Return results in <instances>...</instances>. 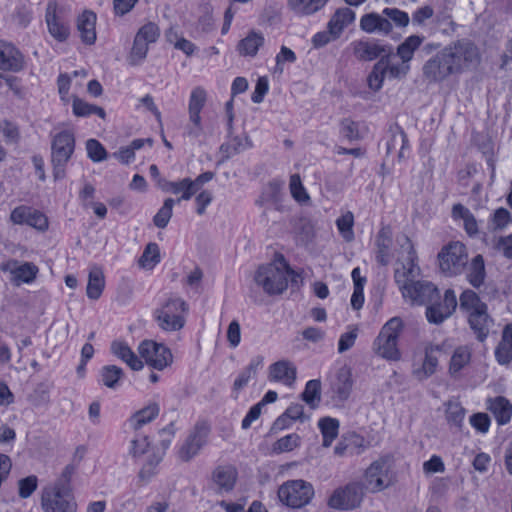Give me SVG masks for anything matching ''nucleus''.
Masks as SVG:
<instances>
[{
  "mask_svg": "<svg viewBox=\"0 0 512 512\" xmlns=\"http://www.w3.org/2000/svg\"><path fill=\"white\" fill-rule=\"evenodd\" d=\"M402 253L401 267L395 269L394 279L399 285L404 298H409L412 304L426 305V317L429 323L440 324L451 316L457 307V299L452 289H447L441 299L438 288L429 281L415 279L420 275L417 265L416 250L407 235L397 239Z\"/></svg>",
  "mask_w": 512,
  "mask_h": 512,
  "instance_id": "1",
  "label": "nucleus"
},
{
  "mask_svg": "<svg viewBox=\"0 0 512 512\" xmlns=\"http://www.w3.org/2000/svg\"><path fill=\"white\" fill-rule=\"evenodd\" d=\"M478 60V48L468 40H458L428 59L422 67V74L429 83H440Z\"/></svg>",
  "mask_w": 512,
  "mask_h": 512,
  "instance_id": "2",
  "label": "nucleus"
},
{
  "mask_svg": "<svg viewBox=\"0 0 512 512\" xmlns=\"http://www.w3.org/2000/svg\"><path fill=\"white\" fill-rule=\"evenodd\" d=\"M403 328L401 318L393 317L388 320L373 342L374 353L387 361H399L401 352L398 348V339Z\"/></svg>",
  "mask_w": 512,
  "mask_h": 512,
  "instance_id": "3",
  "label": "nucleus"
},
{
  "mask_svg": "<svg viewBox=\"0 0 512 512\" xmlns=\"http://www.w3.org/2000/svg\"><path fill=\"white\" fill-rule=\"evenodd\" d=\"M75 144V136L70 130L60 131L52 137L50 162L55 181L66 177V165L74 153Z\"/></svg>",
  "mask_w": 512,
  "mask_h": 512,
  "instance_id": "4",
  "label": "nucleus"
},
{
  "mask_svg": "<svg viewBox=\"0 0 512 512\" xmlns=\"http://www.w3.org/2000/svg\"><path fill=\"white\" fill-rule=\"evenodd\" d=\"M437 258L440 271L448 277L461 274L468 264L466 247L459 241L443 246Z\"/></svg>",
  "mask_w": 512,
  "mask_h": 512,
  "instance_id": "5",
  "label": "nucleus"
},
{
  "mask_svg": "<svg viewBox=\"0 0 512 512\" xmlns=\"http://www.w3.org/2000/svg\"><path fill=\"white\" fill-rule=\"evenodd\" d=\"M188 310L187 303L181 298H169L161 308L155 311L159 327L165 331H178L183 328V313Z\"/></svg>",
  "mask_w": 512,
  "mask_h": 512,
  "instance_id": "6",
  "label": "nucleus"
},
{
  "mask_svg": "<svg viewBox=\"0 0 512 512\" xmlns=\"http://www.w3.org/2000/svg\"><path fill=\"white\" fill-rule=\"evenodd\" d=\"M313 496L312 484L302 479L287 481L278 489L279 500L291 508H301L307 505Z\"/></svg>",
  "mask_w": 512,
  "mask_h": 512,
  "instance_id": "7",
  "label": "nucleus"
},
{
  "mask_svg": "<svg viewBox=\"0 0 512 512\" xmlns=\"http://www.w3.org/2000/svg\"><path fill=\"white\" fill-rule=\"evenodd\" d=\"M254 280L270 296L282 294L288 287L287 273L274 264L259 266Z\"/></svg>",
  "mask_w": 512,
  "mask_h": 512,
  "instance_id": "8",
  "label": "nucleus"
},
{
  "mask_svg": "<svg viewBox=\"0 0 512 512\" xmlns=\"http://www.w3.org/2000/svg\"><path fill=\"white\" fill-rule=\"evenodd\" d=\"M364 496L363 484L351 482L336 489L328 500L329 507L338 510H353L360 506Z\"/></svg>",
  "mask_w": 512,
  "mask_h": 512,
  "instance_id": "9",
  "label": "nucleus"
},
{
  "mask_svg": "<svg viewBox=\"0 0 512 512\" xmlns=\"http://www.w3.org/2000/svg\"><path fill=\"white\" fill-rule=\"evenodd\" d=\"M138 352L149 366L156 370H163L173 361V356L168 347L153 340H144L139 344Z\"/></svg>",
  "mask_w": 512,
  "mask_h": 512,
  "instance_id": "10",
  "label": "nucleus"
},
{
  "mask_svg": "<svg viewBox=\"0 0 512 512\" xmlns=\"http://www.w3.org/2000/svg\"><path fill=\"white\" fill-rule=\"evenodd\" d=\"M42 508L45 512H75L76 502L66 489H45L42 494Z\"/></svg>",
  "mask_w": 512,
  "mask_h": 512,
  "instance_id": "11",
  "label": "nucleus"
},
{
  "mask_svg": "<svg viewBox=\"0 0 512 512\" xmlns=\"http://www.w3.org/2000/svg\"><path fill=\"white\" fill-rule=\"evenodd\" d=\"M209 431L205 422L197 423L179 450L180 459L187 462L196 456L205 445Z\"/></svg>",
  "mask_w": 512,
  "mask_h": 512,
  "instance_id": "12",
  "label": "nucleus"
},
{
  "mask_svg": "<svg viewBox=\"0 0 512 512\" xmlns=\"http://www.w3.org/2000/svg\"><path fill=\"white\" fill-rule=\"evenodd\" d=\"M10 220L14 224L28 225L39 231H45L48 228L47 217L41 211L25 205L14 208L10 214Z\"/></svg>",
  "mask_w": 512,
  "mask_h": 512,
  "instance_id": "13",
  "label": "nucleus"
},
{
  "mask_svg": "<svg viewBox=\"0 0 512 512\" xmlns=\"http://www.w3.org/2000/svg\"><path fill=\"white\" fill-rule=\"evenodd\" d=\"M353 53L360 61H372L383 55H388V59L392 55L391 45H381L376 41H355L352 44Z\"/></svg>",
  "mask_w": 512,
  "mask_h": 512,
  "instance_id": "14",
  "label": "nucleus"
},
{
  "mask_svg": "<svg viewBox=\"0 0 512 512\" xmlns=\"http://www.w3.org/2000/svg\"><path fill=\"white\" fill-rule=\"evenodd\" d=\"M24 57L12 43L0 40V70L19 72L24 68Z\"/></svg>",
  "mask_w": 512,
  "mask_h": 512,
  "instance_id": "15",
  "label": "nucleus"
},
{
  "mask_svg": "<svg viewBox=\"0 0 512 512\" xmlns=\"http://www.w3.org/2000/svg\"><path fill=\"white\" fill-rule=\"evenodd\" d=\"M58 4L56 1H50L46 7L45 20L50 35L59 42L67 40L70 31L66 23H64L57 15Z\"/></svg>",
  "mask_w": 512,
  "mask_h": 512,
  "instance_id": "16",
  "label": "nucleus"
},
{
  "mask_svg": "<svg viewBox=\"0 0 512 512\" xmlns=\"http://www.w3.org/2000/svg\"><path fill=\"white\" fill-rule=\"evenodd\" d=\"M468 322L470 328L475 333L476 338L481 342L487 338L490 328L494 323L493 319L487 312V308L475 310V312H470L468 315Z\"/></svg>",
  "mask_w": 512,
  "mask_h": 512,
  "instance_id": "17",
  "label": "nucleus"
},
{
  "mask_svg": "<svg viewBox=\"0 0 512 512\" xmlns=\"http://www.w3.org/2000/svg\"><path fill=\"white\" fill-rule=\"evenodd\" d=\"M355 20V12L348 7L337 9L330 18L327 29L333 39H338L343 30Z\"/></svg>",
  "mask_w": 512,
  "mask_h": 512,
  "instance_id": "18",
  "label": "nucleus"
},
{
  "mask_svg": "<svg viewBox=\"0 0 512 512\" xmlns=\"http://www.w3.org/2000/svg\"><path fill=\"white\" fill-rule=\"evenodd\" d=\"M269 379L292 386L296 380V367L288 360H280L269 367Z\"/></svg>",
  "mask_w": 512,
  "mask_h": 512,
  "instance_id": "19",
  "label": "nucleus"
},
{
  "mask_svg": "<svg viewBox=\"0 0 512 512\" xmlns=\"http://www.w3.org/2000/svg\"><path fill=\"white\" fill-rule=\"evenodd\" d=\"M387 477V468L385 461H374L365 472L366 481L372 492L381 491L388 486L385 483Z\"/></svg>",
  "mask_w": 512,
  "mask_h": 512,
  "instance_id": "20",
  "label": "nucleus"
},
{
  "mask_svg": "<svg viewBox=\"0 0 512 512\" xmlns=\"http://www.w3.org/2000/svg\"><path fill=\"white\" fill-rule=\"evenodd\" d=\"M440 351V346L429 344L425 347V357L421 367L413 370V376L419 381H423L436 372L438 366V359L435 356L436 352Z\"/></svg>",
  "mask_w": 512,
  "mask_h": 512,
  "instance_id": "21",
  "label": "nucleus"
},
{
  "mask_svg": "<svg viewBox=\"0 0 512 512\" xmlns=\"http://www.w3.org/2000/svg\"><path fill=\"white\" fill-rule=\"evenodd\" d=\"M360 28L366 33L380 32L387 35L392 31V24L387 18L371 12L361 17Z\"/></svg>",
  "mask_w": 512,
  "mask_h": 512,
  "instance_id": "22",
  "label": "nucleus"
},
{
  "mask_svg": "<svg viewBox=\"0 0 512 512\" xmlns=\"http://www.w3.org/2000/svg\"><path fill=\"white\" fill-rule=\"evenodd\" d=\"M392 245V233L389 226L382 227L375 240L376 246V261L382 265L387 266L390 262V247Z\"/></svg>",
  "mask_w": 512,
  "mask_h": 512,
  "instance_id": "23",
  "label": "nucleus"
},
{
  "mask_svg": "<svg viewBox=\"0 0 512 512\" xmlns=\"http://www.w3.org/2000/svg\"><path fill=\"white\" fill-rule=\"evenodd\" d=\"M237 471L233 466H218L213 472V481L218 492L231 491L236 483Z\"/></svg>",
  "mask_w": 512,
  "mask_h": 512,
  "instance_id": "24",
  "label": "nucleus"
},
{
  "mask_svg": "<svg viewBox=\"0 0 512 512\" xmlns=\"http://www.w3.org/2000/svg\"><path fill=\"white\" fill-rule=\"evenodd\" d=\"M111 352L134 371H139L144 366L140 358L123 341H113L111 343Z\"/></svg>",
  "mask_w": 512,
  "mask_h": 512,
  "instance_id": "25",
  "label": "nucleus"
},
{
  "mask_svg": "<svg viewBox=\"0 0 512 512\" xmlns=\"http://www.w3.org/2000/svg\"><path fill=\"white\" fill-rule=\"evenodd\" d=\"M466 279L474 288H479L484 284L486 278V269L484 258L481 254L472 258L466 266Z\"/></svg>",
  "mask_w": 512,
  "mask_h": 512,
  "instance_id": "26",
  "label": "nucleus"
},
{
  "mask_svg": "<svg viewBox=\"0 0 512 512\" xmlns=\"http://www.w3.org/2000/svg\"><path fill=\"white\" fill-rule=\"evenodd\" d=\"M159 413L160 407L158 403L152 402L147 406L143 407L142 409L133 413L128 421L130 426L135 431H138L144 425L152 422L159 415Z\"/></svg>",
  "mask_w": 512,
  "mask_h": 512,
  "instance_id": "27",
  "label": "nucleus"
},
{
  "mask_svg": "<svg viewBox=\"0 0 512 512\" xmlns=\"http://www.w3.org/2000/svg\"><path fill=\"white\" fill-rule=\"evenodd\" d=\"M95 23L96 14L92 11H85L78 17L77 28L85 44L91 45L96 40Z\"/></svg>",
  "mask_w": 512,
  "mask_h": 512,
  "instance_id": "28",
  "label": "nucleus"
},
{
  "mask_svg": "<svg viewBox=\"0 0 512 512\" xmlns=\"http://www.w3.org/2000/svg\"><path fill=\"white\" fill-rule=\"evenodd\" d=\"M495 357L497 361L506 365L512 360V324L506 325L502 338L495 349Z\"/></svg>",
  "mask_w": 512,
  "mask_h": 512,
  "instance_id": "29",
  "label": "nucleus"
},
{
  "mask_svg": "<svg viewBox=\"0 0 512 512\" xmlns=\"http://www.w3.org/2000/svg\"><path fill=\"white\" fill-rule=\"evenodd\" d=\"M264 358L260 355L251 359L247 367H245L233 383V390L240 391L251 379L256 377L257 371L263 366Z\"/></svg>",
  "mask_w": 512,
  "mask_h": 512,
  "instance_id": "30",
  "label": "nucleus"
},
{
  "mask_svg": "<svg viewBox=\"0 0 512 512\" xmlns=\"http://www.w3.org/2000/svg\"><path fill=\"white\" fill-rule=\"evenodd\" d=\"M488 409L493 413L499 425L507 424L511 419L512 405L502 396L490 400Z\"/></svg>",
  "mask_w": 512,
  "mask_h": 512,
  "instance_id": "31",
  "label": "nucleus"
},
{
  "mask_svg": "<svg viewBox=\"0 0 512 512\" xmlns=\"http://www.w3.org/2000/svg\"><path fill=\"white\" fill-rule=\"evenodd\" d=\"M263 44V35L255 31H251L245 38L239 41L237 50L242 56L254 57Z\"/></svg>",
  "mask_w": 512,
  "mask_h": 512,
  "instance_id": "32",
  "label": "nucleus"
},
{
  "mask_svg": "<svg viewBox=\"0 0 512 512\" xmlns=\"http://www.w3.org/2000/svg\"><path fill=\"white\" fill-rule=\"evenodd\" d=\"M328 0H288V7L297 15H312L322 9Z\"/></svg>",
  "mask_w": 512,
  "mask_h": 512,
  "instance_id": "33",
  "label": "nucleus"
},
{
  "mask_svg": "<svg viewBox=\"0 0 512 512\" xmlns=\"http://www.w3.org/2000/svg\"><path fill=\"white\" fill-rule=\"evenodd\" d=\"M391 137L386 143L387 154H390L397 147L400 148L398 153L399 160L404 158V150L408 148V138L404 130L395 125L390 129Z\"/></svg>",
  "mask_w": 512,
  "mask_h": 512,
  "instance_id": "34",
  "label": "nucleus"
},
{
  "mask_svg": "<svg viewBox=\"0 0 512 512\" xmlns=\"http://www.w3.org/2000/svg\"><path fill=\"white\" fill-rule=\"evenodd\" d=\"M425 37L420 35H411L407 37L398 47L396 54L402 62H409L413 59L414 52L421 46Z\"/></svg>",
  "mask_w": 512,
  "mask_h": 512,
  "instance_id": "35",
  "label": "nucleus"
},
{
  "mask_svg": "<svg viewBox=\"0 0 512 512\" xmlns=\"http://www.w3.org/2000/svg\"><path fill=\"white\" fill-rule=\"evenodd\" d=\"M159 187L165 192H172L174 194L182 193L181 197L177 199L180 203L181 200H189L192 198V193L188 178H184L180 181H168L163 178H159Z\"/></svg>",
  "mask_w": 512,
  "mask_h": 512,
  "instance_id": "36",
  "label": "nucleus"
},
{
  "mask_svg": "<svg viewBox=\"0 0 512 512\" xmlns=\"http://www.w3.org/2000/svg\"><path fill=\"white\" fill-rule=\"evenodd\" d=\"M104 286L105 280L102 270L97 267L93 268L89 272L88 284L86 288L88 298L97 300L101 296Z\"/></svg>",
  "mask_w": 512,
  "mask_h": 512,
  "instance_id": "37",
  "label": "nucleus"
},
{
  "mask_svg": "<svg viewBox=\"0 0 512 512\" xmlns=\"http://www.w3.org/2000/svg\"><path fill=\"white\" fill-rule=\"evenodd\" d=\"M339 425V421L336 418L327 416L319 420L318 426L323 437L322 445L324 447L331 446L332 442L337 438Z\"/></svg>",
  "mask_w": 512,
  "mask_h": 512,
  "instance_id": "38",
  "label": "nucleus"
},
{
  "mask_svg": "<svg viewBox=\"0 0 512 512\" xmlns=\"http://www.w3.org/2000/svg\"><path fill=\"white\" fill-rule=\"evenodd\" d=\"M388 68V55H383L377 63L373 66L371 73L368 76V85L370 89L378 91L382 88V84L387 73Z\"/></svg>",
  "mask_w": 512,
  "mask_h": 512,
  "instance_id": "39",
  "label": "nucleus"
},
{
  "mask_svg": "<svg viewBox=\"0 0 512 512\" xmlns=\"http://www.w3.org/2000/svg\"><path fill=\"white\" fill-rule=\"evenodd\" d=\"M301 399L311 408L316 409L321 401V382L318 379L309 380L304 391L301 393Z\"/></svg>",
  "mask_w": 512,
  "mask_h": 512,
  "instance_id": "40",
  "label": "nucleus"
},
{
  "mask_svg": "<svg viewBox=\"0 0 512 512\" xmlns=\"http://www.w3.org/2000/svg\"><path fill=\"white\" fill-rule=\"evenodd\" d=\"M353 386V380L349 370H340L337 375V381L333 385L334 392L340 400H346L350 396Z\"/></svg>",
  "mask_w": 512,
  "mask_h": 512,
  "instance_id": "41",
  "label": "nucleus"
},
{
  "mask_svg": "<svg viewBox=\"0 0 512 512\" xmlns=\"http://www.w3.org/2000/svg\"><path fill=\"white\" fill-rule=\"evenodd\" d=\"M123 376L122 368L116 365H105L100 370L102 384L110 389H115Z\"/></svg>",
  "mask_w": 512,
  "mask_h": 512,
  "instance_id": "42",
  "label": "nucleus"
},
{
  "mask_svg": "<svg viewBox=\"0 0 512 512\" xmlns=\"http://www.w3.org/2000/svg\"><path fill=\"white\" fill-rule=\"evenodd\" d=\"M160 260L159 246L157 243L151 242L145 247L138 262L142 268L152 269L160 262Z\"/></svg>",
  "mask_w": 512,
  "mask_h": 512,
  "instance_id": "43",
  "label": "nucleus"
},
{
  "mask_svg": "<svg viewBox=\"0 0 512 512\" xmlns=\"http://www.w3.org/2000/svg\"><path fill=\"white\" fill-rule=\"evenodd\" d=\"M487 308V305L481 301L480 297L473 290H465L460 295V309L465 310L468 314Z\"/></svg>",
  "mask_w": 512,
  "mask_h": 512,
  "instance_id": "44",
  "label": "nucleus"
},
{
  "mask_svg": "<svg viewBox=\"0 0 512 512\" xmlns=\"http://www.w3.org/2000/svg\"><path fill=\"white\" fill-rule=\"evenodd\" d=\"M466 410L461 403L456 400H450L446 404V419L449 424L458 428L462 427Z\"/></svg>",
  "mask_w": 512,
  "mask_h": 512,
  "instance_id": "45",
  "label": "nucleus"
},
{
  "mask_svg": "<svg viewBox=\"0 0 512 512\" xmlns=\"http://www.w3.org/2000/svg\"><path fill=\"white\" fill-rule=\"evenodd\" d=\"M470 357L471 354L467 347L460 346L456 348L449 365L450 374L455 375L458 373L470 361Z\"/></svg>",
  "mask_w": 512,
  "mask_h": 512,
  "instance_id": "46",
  "label": "nucleus"
},
{
  "mask_svg": "<svg viewBox=\"0 0 512 512\" xmlns=\"http://www.w3.org/2000/svg\"><path fill=\"white\" fill-rule=\"evenodd\" d=\"M38 273V267L33 263L26 262L24 264L16 267L12 274L14 276V280L22 283H30L32 282Z\"/></svg>",
  "mask_w": 512,
  "mask_h": 512,
  "instance_id": "47",
  "label": "nucleus"
},
{
  "mask_svg": "<svg viewBox=\"0 0 512 512\" xmlns=\"http://www.w3.org/2000/svg\"><path fill=\"white\" fill-rule=\"evenodd\" d=\"M301 438L298 434H288L278 439L272 446V451L276 454L290 452L300 445Z\"/></svg>",
  "mask_w": 512,
  "mask_h": 512,
  "instance_id": "48",
  "label": "nucleus"
},
{
  "mask_svg": "<svg viewBox=\"0 0 512 512\" xmlns=\"http://www.w3.org/2000/svg\"><path fill=\"white\" fill-rule=\"evenodd\" d=\"M174 204L175 200L172 198H167L164 201L163 206L159 209V211L153 218V223L156 227L163 229L168 225L172 217V210Z\"/></svg>",
  "mask_w": 512,
  "mask_h": 512,
  "instance_id": "49",
  "label": "nucleus"
},
{
  "mask_svg": "<svg viewBox=\"0 0 512 512\" xmlns=\"http://www.w3.org/2000/svg\"><path fill=\"white\" fill-rule=\"evenodd\" d=\"M148 46L145 41L135 37L131 52L128 56V62L132 66L139 65L145 58L148 52Z\"/></svg>",
  "mask_w": 512,
  "mask_h": 512,
  "instance_id": "50",
  "label": "nucleus"
},
{
  "mask_svg": "<svg viewBox=\"0 0 512 512\" xmlns=\"http://www.w3.org/2000/svg\"><path fill=\"white\" fill-rule=\"evenodd\" d=\"M353 224L354 216L351 212H347L336 221L337 228L346 241H351L354 237Z\"/></svg>",
  "mask_w": 512,
  "mask_h": 512,
  "instance_id": "51",
  "label": "nucleus"
},
{
  "mask_svg": "<svg viewBox=\"0 0 512 512\" xmlns=\"http://www.w3.org/2000/svg\"><path fill=\"white\" fill-rule=\"evenodd\" d=\"M511 221L512 217L510 212L505 208H498L493 213L489 226L492 230H502L511 223Z\"/></svg>",
  "mask_w": 512,
  "mask_h": 512,
  "instance_id": "52",
  "label": "nucleus"
},
{
  "mask_svg": "<svg viewBox=\"0 0 512 512\" xmlns=\"http://www.w3.org/2000/svg\"><path fill=\"white\" fill-rule=\"evenodd\" d=\"M88 157L93 162H101L107 158V151L104 146L96 139H89L86 142Z\"/></svg>",
  "mask_w": 512,
  "mask_h": 512,
  "instance_id": "53",
  "label": "nucleus"
},
{
  "mask_svg": "<svg viewBox=\"0 0 512 512\" xmlns=\"http://www.w3.org/2000/svg\"><path fill=\"white\" fill-rule=\"evenodd\" d=\"M207 100V94L204 88L198 86L191 92L189 99V111L201 112Z\"/></svg>",
  "mask_w": 512,
  "mask_h": 512,
  "instance_id": "54",
  "label": "nucleus"
},
{
  "mask_svg": "<svg viewBox=\"0 0 512 512\" xmlns=\"http://www.w3.org/2000/svg\"><path fill=\"white\" fill-rule=\"evenodd\" d=\"M159 35L160 31L158 26L153 22H149L139 29L135 37L145 41L147 44H150L154 43L158 39Z\"/></svg>",
  "mask_w": 512,
  "mask_h": 512,
  "instance_id": "55",
  "label": "nucleus"
},
{
  "mask_svg": "<svg viewBox=\"0 0 512 512\" xmlns=\"http://www.w3.org/2000/svg\"><path fill=\"white\" fill-rule=\"evenodd\" d=\"M150 443L148 441V437L144 435H136L131 440V446L129 449V454L134 457H140L148 451Z\"/></svg>",
  "mask_w": 512,
  "mask_h": 512,
  "instance_id": "56",
  "label": "nucleus"
},
{
  "mask_svg": "<svg viewBox=\"0 0 512 512\" xmlns=\"http://www.w3.org/2000/svg\"><path fill=\"white\" fill-rule=\"evenodd\" d=\"M162 457L152 453L148 456L146 463L143 465L139 472L140 479L148 481L153 475H155V468L161 462Z\"/></svg>",
  "mask_w": 512,
  "mask_h": 512,
  "instance_id": "57",
  "label": "nucleus"
},
{
  "mask_svg": "<svg viewBox=\"0 0 512 512\" xmlns=\"http://www.w3.org/2000/svg\"><path fill=\"white\" fill-rule=\"evenodd\" d=\"M289 187H290L292 196L298 202H302V201L309 199V196L306 193L305 188L302 185L301 178H300L299 174L291 175Z\"/></svg>",
  "mask_w": 512,
  "mask_h": 512,
  "instance_id": "58",
  "label": "nucleus"
},
{
  "mask_svg": "<svg viewBox=\"0 0 512 512\" xmlns=\"http://www.w3.org/2000/svg\"><path fill=\"white\" fill-rule=\"evenodd\" d=\"M340 126V133L345 139L349 141L360 139L358 124L353 120L345 118L341 121Z\"/></svg>",
  "mask_w": 512,
  "mask_h": 512,
  "instance_id": "59",
  "label": "nucleus"
},
{
  "mask_svg": "<svg viewBox=\"0 0 512 512\" xmlns=\"http://www.w3.org/2000/svg\"><path fill=\"white\" fill-rule=\"evenodd\" d=\"M19 485V496L23 499L30 497L33 492L37 489L38 479L35 475H30L18 482Z\"/></svg>",
  "mask_w": 512,
  "mask_h": 512,
  "instance_id": "60",
  "label": "nucleus"
},
{
  "mask_svg": "<svg viewBox=\"0 0 512 512\" xmlns=\"http://www.w3.org/2000/svg\"><path fill=\"white\" fill-rule=\"evenodd\" d=\"M295 53L288 47L282 46L280 52L276 55V66L274 68L275 73L282 74L283 73V64L294 63L296 61Z\"/></svg>",
  "mask_w": 512,
  "mask_h": 512,
  "instance_id": "61",
  "label": "nucleus"
},
{
  "mask_svg": "<svg viewBox=\"0 0 512 512\" xmlns=\"http://www.w3.org/2000/svg\"><path fill=\"white\" fill-rule=\"evenodd\" d=\"M383 14L398 27H406L410 21L408 14L397 8H385Z\"/></svg>",
  "mask_w": 512,
  "mask_h": 512,
  "instance_id": "62",
  "label": "nucleus"
},
{
  "mask_svg": "<svg viewBox=\"0 0 512 512\" xmlns=\"http://www.w3.org/2000/svg\"><path fill=\"white\" fill-rule=\"evenodd\" d=\"M77 469V464L69 463L65 466L63 469L61 476L56 481L55 486L58 489H66L70 490V482L73 474L75 473Z\"/></svg>",
  "mask_w": 512,
  "mask_h": 512,
  "instance_id": "63",
  "label": "nucleus"
},
{
  "mask_svg": "<svg viewBox=\"0 0 512 512\" xmlns=\"http://www.w3.org/2000/svg\"><path fill=\"white\" fill-rule=\"evenodd\" d=\"M357 336H358L357 328H353L350 331L343 333L340 336V339L338 342V352L344 353L345 351L352 348L355 344Z\"/></svg>",
  "mask_w": 512,
  "mask_h": 512,
  "instance_id": "64",
  "label": "nucleus"
}]
</instances>
